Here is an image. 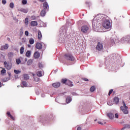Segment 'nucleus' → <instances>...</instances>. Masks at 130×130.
<instances>
[{
	"instance_id": "24",
	"label": "nucleus",
	"mask_w": 130,
	"mask_h": 130,
	"mask_svg": "<svg viewBox=\"0 0 130 130\" xmlns=\"http://www.w3.org/2000/svg\"><path fill=\"white\" fill-rule=\"evenodd\" d=\"M24 24L25 25H28V24H29V18L28 17L25 18Z\"/></svg>"
},
{
	"instance_id": "36",
	"label": "nucleus",
	"mask_w": 130,
	"mask_h": 130,
	"mask_svg": "<svg viewBox=\"0 0 130 130\" xmlns=\"http://www.w3.org/2000/svg\"><path fill=\"white\" fill-rule=\"evenodd\" d=\"M9 6H10V8H11V9H14V3H10Z\"/></svg>"
},
{
	"instance_id": "43",
	"label": "nucleus",
	"mask_w": 130,
	"mask_h": 130,
	"mask_svg": "<svg viewBox=\"0 0 130 130\" xmlns=\"http://www.w3.org/2000/svg\"><path fill=\"white\" fill-rule=\"evenodd\" d=\"M25 35H26V36H29V32L27 30H26L25 31Z\"/></svg>"
},
{
	"instance_id": "59",
	"label": "nucleus",
	"mask_w": 130,
	"mask_h": 130,
	"mask_svg": "<svg viewBox=\"0 0 130 130\" xmlns=\"http://www.w3.org/2000/svg\"><path fill=\"white\" fill-rule=\"evenodd\" d=\"M8 40H10V38H8Z\"/></svg>"
},
{
	"instance_id": "13",
	"label": "nucleus",
	"mask_w": 130,
	"mask_h": 130,
	"mask_svg": "<svg viewBox=\"0 0 130 130\" xmlns=\"http://www.w3.org/2000/svg\"><path fill=\"white\" fill-rule=\"evenodd\" d=\"M114 103H115V104H118V103H119V98H118V97H115L114 98Z\"/></svg>"
},
{
	"instance_id": "53",
	"label": "nucleus",
	"mask_w": 130,
	"mask_h": 130,
	"mask_svg": "<svg viewBox=\"0 0 130 130\" xmlns=\"http://www.w3.org/2000/svg\"><path fill=\"white\" fill-rule=\"evenodd\" d=\"M2 82L0 81V88L2 87Z\"/></svg>"
},
{
	"instance_id": "9",
	"label": "nucleus",
	"mask_w": 130,
	"mask_h": 130,
	"mask_svg": "<svg viewBox=\"0 0 130 130\" xmlns=\"http://www.w3.org/2000/svg\"><path fill=\"white\" fill-rule=\"evenodd\" d=\"M34 56L35 58H39L40 56V53H39V52L38 51L36 52L34 54Z\"/></svg>"
},
{
	"instance_id": "51",
	"label": "nucleus",
	"mask_w": 130,
	"mask_h": 130,
	"mask_svg": "<svg viewBox=\"0 0 130 130\" xmlns=\"http://www.w3.org/2000/svg\"><path fill=\"white\" fill-rule=\"evenodd\" d=\"M98 123H99V124H103V123H102V122H100V121H99V122H98Z\"/></svg>"
},
{
	"instance_id": "5",
	"label": "nucleus",
	"mask_w": 130,
	"mask_h": 130,
	"mask_svg": "<svg viewBox=\"0 0 130 130\" xmlns=\"http://www.w3.org/2000/svg\"><path fill=\"white\" fill-rule=\"evenodd\" d=\"M89 30V27L87 25H84L81 27V31L83 33H87V31Z\"/></svg>"
},
{
	"instance_id": "21",
	"label": "nucleus",
	"mask_w": 130,
	"mask_h": 130,
	"mask_svg": "<svg viewBox=\"0 0 130 130\" xmlns=\"http://www.w3.org/2000/svg\"><path fill=\"white\" fill-rule=\"evenodd\" d=\"M5 67L6 69H7V70H8V71H10V70L12 69V66L9 64H7V66H5Z\"/></svg>"
},
{
	"instance_id": "44",
	"label": "nucleus",
	"mask_w": 130,
	"mask_h": 130,
	"mask_svg": "<svg viewBox=\"0 0 130 130\" xmlns=\"http://www.w3.org/2000/svg\"><path fill=\"white\" fill-rule=\"evenodd\" d=\"M123 107H125V108H127V106H126V105H125V103H124V101H123Z\"/></svg>"
},
{
	"instance_id": "41",
	"label": "nucleus",
	"mask_w": 130,
	"mask_h": 130,
	"mask_svg": "<svg viewBox=\"0 0 130 130\" xmlns=\"http://www.w3.org/2000/svg\"><path fill=\"white\" fill-rule=\"evenodd\" d=\"M125 127L126 128H130V125H129V124H126V125H125Z\"/></svg>"
},
{
	"instance_id": "25",
	"label": "nucleus",
	"mask_w": 130,
	"mask_h": 130,
	"mask_svg": "<svg viewBox=\"0 0 130 130\" xmlns=\"http://www.w3.org/2000/svg\"><path fill=\"white\" fill-rule=\"evenodd\" d=\"M20 12H22V13H24V14H27V13H28V10L25 9H22L20 10Z\"/></svg>"
},
{
	"instance_id": "39",
	"label": "nucleus",
	"mask_w": 130,
	"mask_h": 130,
	"mask_svg": "<svg viewBox=\"0 0 130 130\" xmlns=\"http://www.w3.org/2000/svg\"><path fill=\"white\" fill-rule=\"evenodd\" d=\"M31 19L32 20H36V16L32 15L31 16Z\"/></svg>"
},
{
	"instance_id": "27",
	"label": "nucleus",
	"mask_w": 130,
	"mask_h": 130,
	"mask_svg": "<svg viewBox=\"0 0 130 130\" xmlns=\"http://www.w3.org/2000/svg\"><path fill=\"white\" fill-rule=\"evenodd\" d=\"M34 40L33 38H30L29 40V44H34Z\"/></svg>"
},
{
	"instance_id": "52",
	"label": "nucleus",
	"mask_w": 130,
	"mask_h": 130,
	"mask_svg": "<svg viewBox=\"0 0 130 130\" xmlns=\"http://www.w3.org/2000/svg\"><path fill=\"white\" fill-rule=\"evenodd\" d=\"M40 2H42V3H43V2H45V0H39Z\"/></svg>"
},
{
	"instance_id": "38",
	"label": "nucleus",
	"mask_w": 130,
	"mask_h": 130,
	"mask_svg": "<svg viewBox=\"0 0 130 130\" xmlns=\"http://www.w3.org/2000/svg\"><path fill=\"white\" fill-rule=\"evenodd\" d=\"M112 92H113V89H111L108 93L109 96H110V95H111V94H112Z\"/></svg>"
},
{
	"instance_id": "8",
	"label": "nucleus",
	"mask_w": 130,
	"mask_h": 130,
	"mask_svg": "<svg viewBox=\"0 0 130 130\" xmlns=\"http://www.w3.org/2000/svg\"><path fill=\"white\" fill-rule=\"evenodd\" d=\"M52 86L54 88H58L59 87H60V83L59 82H56L52 84Z\"/></svg>"
},
{
	"instance_id": "26",
	"label": "nucleus",
	"mask_w": 130,
	"mask_h": 130,
	"mask_svg": "<svg viewBox=\"0 0 130 130\" xmlns=\"http://www.w3.org/2000/svg\"><path fill=\"white\" fill-rule=\"evenodd\" d=\"M37 76H38V77H42V72L38 71L37 72Z\"/></svg>"
},
{
	"instance_id": "6",
	"label": "nucleus",
	"mask_w": 130,
	"mask_h": 130,
	"mask_svg": "<svg viewBox=\"0 0 130 130\" xmlns=\"http://www.w3.org/2000/svg\"><path fill=\"white\" fill-rule=\"evenodd\" d=\"M36 48L37 49H42V44L40 43H37L36 45Z\"/></svg>"
},
{
	"instance_id": "47",
	"label": "nucleus",
	"mask_w": 130,
	"mask_h": 130,
	"mask_svg": "<svg viewBox=\"0 0 130 130\" xmlns=\"http://www.w3.org/2000/svg\"><path fill=\"white\" fill-rule=\"evenodd\" d=\"M20 34L21 35L23 34V28H22L20 29Z\"/></svg>"
},
{
	"instance_id": "33",
	"label": "nucleus",
	"mask_w": 130,
	"mask_h": 130,
	"mask_svg": "<svg viewBox=\"0 0 130 130\" xmlns=\"http://www.w3.org/2000/svg\"><path fill=\"white\" fill-rule=\"evenodd\" d=\"M107 104L109 106H111L112 105H113V103H112V101H111L108 102Z\"/></svg>"
},
{
	"instance_id": "17",
	"label": "nucleus",
	"mask_w": 130,
	"mask_h": 130,
	"mask_svg": "<svg viewBox=\"0 0 130 130\" xmlns=\"http://www.w3.org/2000/svg\"><path fill=\"white\" fill-rule=\"evenodd\" d=\"M46 14V11H45V10H42L41 12V16L42 17H44V16H45Z\"/></svg>"
},
{
	"instance_id": "10",
	"label": "nucleus",
	"mask_w": 130,
	"mask_h": 130,
	"mask_svg": "<svg viewBox=\"0 0 130 130\" xmlns=\"http://www.w3.org/2000/svg\"><path fill=\"white\" fill-rule=\"evenodd\" d=\"M38 25V23L36 21H31L30 23V26L32 27H35V26H37Z\"/></svg>"
},
{
	"instance_id": "18",
	"label": "nucleus",
	"mask_w": 130,
	"mask_h": 130,
	"mask_svg": "<svg viewBox=\"0 0 130 130\" xmlns=\"http://www.w3.org/2000/svg\"><path fill=\"white\" fill-rule=\"evenodd\" d=\"M24 50H25V48H24V46L21 47L20 49V54H23V53H24Z\"/></svg>"
},
{
	"instance_id": "35",
	"label": "nucleus",
	"mask_w": 130,
	"mask_h": 130,
	"mask_svg": "<svg viewBox=\"0 0 130 130\" xmlns=\"http://www.w3.org/2000/svg\"><path fill=\"white\" fill-rule=\"evenodd\" d=\"M14 72L15 74H16L17 75H18V74L21 73V71H19V70H14Z\"/></svg>"
},
{
	"instance_id": "42",
	"label": "nucleus",
	"mask_w": 130,
	"mask_h": 130,
	"mask_svg": "<svg viewBox=\"0 0 130 130\" xmlns=\"http://www.w3.org/2000/svg\"><path fill=\"white\" fill-rule=\"evenodd\" d=\"M3 5H6L7 4V1L6 0H2Z\"/></svg>"
},
{
	"instance_id": "45",
	"label": "nucleus",
	"mask_w": 130,
	"mask_h": 130,
	"mask_svg": "<svg viewBox=\"0 0 130 130\" xmlns=\"http://www.w3.org/2000/svg\"><path fill=\"white\" fill-rule=\"evenodd\" d=\"M39 67H40V68H43V65L41 63H39Z\"/></svg>"
},
{
	"instance_id": "14",
	"label": "nucleus",
	"mask_w": 130,
	"mask_h": 130,
	"mask_svg": "<svg viewBox=\"0 0 130 130\" xmlns=\"http://www.w3.org/2000/svg\"><path fill=\"white\" fill-rule=\"evenodd\" d=\"M66 85H68V86H69V87H73V86H74V84H73V82H72L70 80L67 81Z\"/></svg>"
},
{
	"instance_id": "31",
	"label": "nucleus",
	"mask_w": 130,
	"mask_h": 130,
	"mask_svg": "<svg viewBox=\"0 0 130 130\" xmlns=\"http://www.w3.org/2000/svg\"><path fill=\"white\" fill-rule=\"evenodd\" d=\"M23 77H24V79H25V80H28L29 75H28V74H24L23 75Z\"/></svg>"
},
{
	"instance_id": "32",
	"label": "nucleus",
	"mask_w": 130,
	"mask_h": 130,
	"mask_svg": "<svg viewBox=\"0 0 130 130\" xmlns=\"http://www.w3.org/2000/svg\"><path fill=\"white\" fill-rule=\"evenodd\" d=\"M16 62L17 64H19L21 63V59H20V58L16 59Z\"/></svg>"
},
{
	"instance_id": "7",
	"label": "nucleus",
	"mask_w": 130,
	"mask_h": 130,
	"mask_svg": "<svg viewBox=\"0 0 130 130\" xmlns=\"http://www.w3.org/2000/svg\"><path fill=\"white\" fill-rule=\"evenodd\" d=\"M9 48V44H6L1 47V50H6Z\"/></svg>"
},
{
	"instance_id": "37",
	"label": "nucleus",
	"mask_w": 130,
	"mask_h": 130,
	"mask_svg": "<svg viewBox=\"0 0 130 130\" xmlns=\"http://www.w3.org/2000/svg\"><path fill=\"white\" fill-rule=\"evenodd\" d=\"M22 5H27V0H22Z\"/></svg>"
},
{
	"instance_id": "40",
	"label": "nucleus",
	"mask_w": 130,
	"mask_h": 130,
	"mask_svg": "<svg viewBox=\"0 0 130 130\" xmlns=\"http://www.w3.org/2000/svg\"><path fill=\"white\" fill-rule=\"evenodd\" d=\"M92 27H95V21L94 20H92Z\"/></svg>"
},
{
	"instance_id": "58",
	"label": "nucleus",
	"mask_w": 130,
	"mask_h": 130,
	"mask_svg": "<svg viewBox=\"0 0 130 130\" xmlns=\"http://www.w3.org/2000/svg\"><path fill=\"white\" fill-rule=\"evenodd\" d=\"M8 40H10V38H8Z\"/></svg>"
},
{
	"instance_id": "19",
	"label": "nucleus",
	"mask_w": 130,
	"mask_h": 130,
	"mask_svg": "<svg viewBox=\"0 0 130 130\" xmlns=\"http://www.w3.org/2000/svg\"><path fill=\"white\" fill-rule=\"evenodd\" d=\"M25 55L27 57H30L31 56V51H27Z\"/></svg>"
},
{
	"instance_id": "49",
	"label": "nucleus",
	"mask_w": 130,
	"mask_h": 130,
	"mask_svg": "<svg viewBox=\"0 0 130 130\" xmlns=\"http://www.w3.org/2000/svg\"><path fill=\"white\" fill-rule=\"evenodd\" d=\"M7 64H8V62H7V61H5L4 62V66H7Z\"/></svg>"
},
{
	"instance_id": "56",
	"label": "nucleus",
	"mask_w": 130,
	"mask_h": 130,
	"mask_svg": "<svg viewBox=\"0 0 130 130\" xmlns=\"http://www.w3.org/2000/svg\"><path fill=\"white\" fill-rule=\"evenodd\" d=\"M32 76H35V74H32Z\"/></svg>"
},
{
	"instance_id": "15",
	"label": "nucleus",
	"mask_w": 130,
	"mask_h": 130,
	"mask_svg": "<svg viewBox=\"0 0 130 130\" xmlns=\"http://www.w3.org/2000/svg\"><path fill=\"white\" fill-rule=\"evenodd\" d=\"M43 8L44 10H47V8H48V4H47V2H45L43 4Z\"/></svg>"
},
{
	"instance_id": "54",
	"label": "nucleus",
	"mask_w": 130,
	"mask_h": 130,
	"mask_svg": "<svg viewBox=\"0 0 130 130\" xmlns=\"http://www.w3.org/2000/svg\"><path fill=\"white\" fill-rule=\"evenodd\" d=\"M86 5H89V2H86Z\"/></svg>"
},
{
	"instance_id": "34",
	"label": "nucleus",
	"mask_w": 130,
	"mask_h": 130,
	"mask_svg": "<svg viewBox=\"0 0 130 130\" xmlns=\"http://www.w3.org/2000/svg\"><path fill=\"white\" fill-rule=\"evenodd\" d=\"M6 73H7V71L5 69H3L2 71H1V74L2 75H4V74H6Z\"/></svg>"
},
{
	"instance_id": "2",
	"label": "nucleus",
	"mask_w": 130,
	"mask_h": 130,
	"mask_svg": "<svg viewBox=\"0 0 130 130\" xmlns=\"http://www.w3.org/2000/svg\"><path fill=\"white\" fill-rule=\"evenodd\" d=\"M103 26L104 28L106 29H109L111 27L110 21L108 20H105L104 23H103Z\"/></svg>"
},
{
	"instance_id": "29",
	"label": "nucleus",
	"mask_w": 130,
	"mask_h": 130,
	"mask_svg": "<svg viewBox=\"0 0 130 130\" xmlns=\"http://www.w3.org/2000/svg\"><path fill=\"white\" fill-rule=\"evenodd\" d=\"M13 55H14V53L12 52H9L8 54V57H12Z\"/></svg>"
},
{
	"instance_id": "28",
	"label": "nucleus",
	"mask_w": 130,
	"mask_h": 130,
	"mask_svg": "<svg viewBox=\"0 0 130 130\" xmlns=\"http://www.w3.org/2000/svg\"><path fill=\"white\" fill-rule=\"evenodd\" d=\"M21 86H23V87H27V82L25 81H23L21 83Z\"/></svg>"
},
{
	"instance_id": "12",
	"label": "nucleus",
	"mask_w": 130,
	"mask_h": 130,
	"mask_svg": "<svg viewBox=\"0 0 130 130\" xmlns=\"http://www.w3.org/2000/svg\"><path fill=\"white\" fill-rule=\"evenodd\" d=\"M107 116L109 117L110 119H113V117H114V115L112 113H109L107 114Z\"/></svg>"
},
{
	"instance_id": "30",
	"label": "nucleus",
	"mask_w": 130,
	"mask_h": 130,
	"mask_svg": "<svg viewBox=\"0 0 130 130\" xmlns=\"http://www.w3.org/2000/svg\"><path fill=\"white\" fill-rule=\"evenodd\" d=\"M32 61L31 59H29L27 62V66H30V64H32Z\"/></svg>"
},
{
	"instance_id": "22",
	"label": "nucleus",
	"mask_w": 130,
	"mask_h": 130,
	"mask_svg": "<svg viewBox=\"0 0 130 130\" xmlns=\"http://www.w3.org/2000/svg\"><path fill=\"white\" fill-rule=\"evenodd\" d=\"M95 90H96V87H95V86H92L90 88V91L91 92H94V91H95Z\"/></svg>"
},
{
	"instance_id": "16",
	"label": "nucleus",
	"mask_w": 130,
	"mask_h": 130,
	"mask_svg": "<svg viewBox=\"0 0 130 130\" xmlns=\"http://www.w3.org/2000/svg\"><path fill=\"white\" fill-rule=\"evenodd\" d=\"M38 38L39 40H41V38H42V35L41 34V31H40L38 32Z\"/></svg>"
},
{
	"instance_id": "20",
	"label": "nucleus",
	"mask_w": 130,
	"mask_h": 130,
	"mask_svg": "<svg viewBox=\"0 0 130 130\" xmlns=\"http://www.w3.org/2000/svg\"><path fill=\"white\" fill-rule=\"evenodd\" d=\"M61 82V83H62V84H66V85H67V83L68 82V79H67V78L62 79Z\"/></svg>"
},
{
	"instance_id": "3",
	"label": "nucleus",
	"mask_w": 130,
	"mask_h": 130,
	"mask_svg": "<svg viewBox=\"0 0 130 130\" xmlns=\"http://www.w3.org/2000/svg\"><path fill=\"white\" fill-rule=\"evenodd\" d=\"M128 108V107L125 108L123 106H121L120 107L121 110H122L124 114H128V110H127Z\"/></svg>"
},
{
	"instance_id": "1",
	"label": "nucleus",
	"mask_w": 130,
	"mask_h": 130,
	"mask_svg": "<svg viewBox=\"0 0 130 130\" xmlns=\"http://www.w3.org/2000/svg\"><path fill=\"white\" fill-rule=\"evenodd\" d=\"M63 57L66 60H70V61H74L75 60V57L71 53L65 54Z\"/></svg>"
},
{
	"instance_id": "50",
	"label": "nucleus",
	"mask_w": 130,
	"mask_h": 130,
	"mask_svg": "<svg viewBox=\"0 0 130 130\" xmlns=\"http://www.w3.org/2000/svg\"><path fill=\"white\" fill-rule=\"evenodd\" d=\"M81 129H82V128L81 127H78V128H77V130H81Z\"/></svg>"
},
{
	"instance_id": "23",
	"label": "nucleus",
	"mask_w": 130,
	"mask_h": 130,
	"mask_svg": "<svg viewBox=\"0 0 130 130\" xmlns=\"http://www.w3.org/2000/svg\"><path fill=\"white\" fill-rule=\"evenodd\" d=\"M71 101H72V98H71V97H70V96L67 97L66 99L67 103H70V102H71Z\"/></svg>"
},
{
	"instance_id": "46",
	"label": "nucleus",
	"mask_w": 130,
	"mask_h": 130,
	"mask_svg": "<svg viewBox=\"0 0 130 130\" xmlns=\"http://www.w3.org/2000/svg\"><path fill=\"white\" fill-rule=\"evenodd\" d=\"M82 80H83V81H86V82L89 81V79H88L87 78H82Z\"/></svg>"
},
{
	"instance_id": "11",
	"label": "nucleus",
	"mask_w": 130,
	"mask_h": 130,
	"mask_svg": "<svg viewBox=\"0 0 130 130\" xmlns=\"http://www.w3.org/2000/svg\"><path fill=\"white\" fill-rule=\"evenodd\" d=\"M7 115L8 116V117H10L11 119H12V120H15V118L13 117L11 114L10 112H7Z\"/></svg>"
},
{
	"instance_id": "4",
	"label": "nucleus",
	"mask_w": 130,
	"mask_h": 130,
	"mask_svg": "<svg viewBox=\"0 0 130 130\" xmlns=\"http://www.w3.org/2000/svg\"><path fill=\"white\" fill-rule=\"evenodd\" d=\"M96 49L99 51H101V50H102V49H103V45L102 44V43H101L100 42H99L98 43V45L96 46Z\"/></svg>"
},
{
	"instance_id": "57",
	"label": "nucleus",
	"mask_w": 130,
	"mask_h": 130,
	"mask_svg": "<svg viewBox=\"0 0 130 130\" xmlns=\"http://www.w3.org/2000/svg\"><path fill=\"white\" fill-rule=\"evenodd\" d=\"M96 120H97V119L94 120V121H96Z\"/></svg>"
},
{
	"instance_id": "55",
	"label": "nucleus",
	"mask_w": 130,
	"mask_h": 130,
	"mask_svg": "<svg viewBox=\"0 0 130 130\" xmlns=\"http://www.w3.org/2000/svg\"><path fill=\"white\" fill-rule=\"evenodd\" d=\"M124 128H125V127H123L121 129L123 130V129H124Z\"/></svg>"
},
{
	"instance_id": "48",
	"label": "nucleus",
	"mask_w": 130,
	"mask_h": 130,
	"mask_svg": "<svg viewBox=\"0 0 130 130\" xmlns=\"http://www.w3.org/2000/svg\"><path fill=\"white\" fill-rule=\"evenodd\" d=\"M115 115L116 118H118V114L116 113Z\"/></svg>"
}]
</instances>
